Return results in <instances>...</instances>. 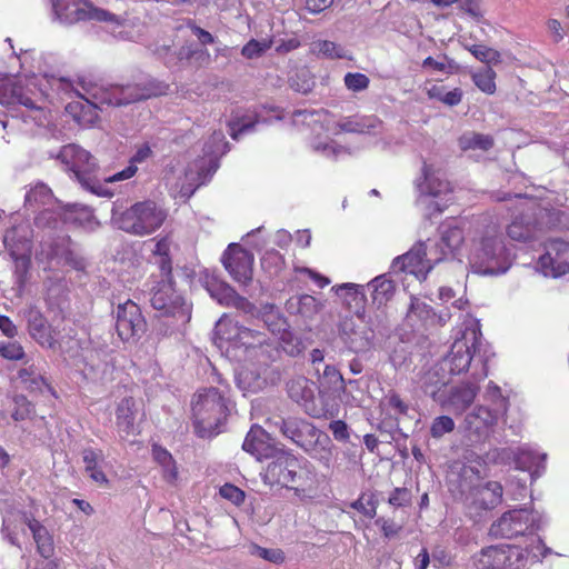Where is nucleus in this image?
<instances>
[{
  "label": "nucleus",
  "mask_w": 569,
  "mask_h": 569,
  "mask_svg": "<svg viewBox=\"0 0 569 569\" xmlns=\"http://www.w3.org/2000/svg\"><path fill=\"white\" fill-rule=\"evenodd\" d=\"M82 92L78 96L83 100L108 107H123L167 94L169 84L151 76H140L127 84H101L81 79Z\"/></svg>",
  "instance_id": "obj_1"
},
{
  "label": "nucleus",
  "mask_w": 569,
  "mask_h": 569,
  "mask_svg": "<svg viewBox=\"0 0 569 569\" xmlns=\"http://www.w3.org/2000/svg\"><path fill=\"white\" fill-rule=\"evenodd\" d=\"M226 389H229L226 387ZM228 390L214 387L198 390L191 402L194 432L200 438H209L220 432V427L229 415Z\"/></svg>",
  "instance_id": "obj_2"
},
{
  "label": "nucleus",
  "mask_w": 569,
  "mask_h": 569,
  "mask_svg": "<svg viewBox=\"0 0 569 569\" xmlns=\"http://www.w3.org/2000/svg\"><path fill=\"white\" fill-rule=\"evenodd\" d=\"M267 466L263 480L270 486H281L296 492H305L313 483V473L296 456L280 449Z\"/></svg>",
  "instance_id": "obj_3"
},
{
  "label": "nucleus",
  "mask_w": 569,
  "mask_h": 569,
  "mask_svg": "<svg viewBox=\"0 0 569 569\" xmlns=\"http://www.w3.org/2000/svg\"><path fill=\"white\" fill-rule=\"evenodd\" d=\"M506 251L500 226L491 221L485 226L479 238L472 242L469 257L471 269L479 274H496L505 259Z\"/></svg>",
  "instance_id": "obj_4"
},
{
  "label": "nucleus",
  "mask_w": 569,
  "mask_h": 569,
  "mask_svg": "<svg viewBox=\"0 0 569 569\" xmlns=\"http://www.w3.org/2000/svg\"><path fill=\"white\" fill-rule=\"evenodd\" d=\"M168 218V212L153 200L138 201L114 216L118 228L127 233L144 237L159 230Z\"/></svg>",
  "instance_id": "obj_5"
},
{
  "label": "nucleus",
  "mask_w": 569,
  "mask_h": 569,
  "mask_svg": "<svg viewBox=\"0 0 569 569\" xmlns=\"http://www.w3.org/2000/svg\"><path fill=\"white\" fill-rule=\"evenodd\" d=\"M527 549L510 543H499L482 548L471 558L475 569H525Z\"/></svg>",
  "instance_id": "obj_6"
},
{
  "label": "nucleus",
  "mask_w": 569,
  "mask_h": 569,
  "mask_svg": "<svg viewBox=\"0 0 569 569\" xmlns=\"http://www.w3.org/2000/svg\"><path fill=\"white\" fill-rule=\"evenodd\" d=\"M114 317L116 332L122 342L136 343L147 331V320L141 308L131 299L118 303Z\"/></svg>",
  "instance_id": "obj_7"
},
{
  "label": "nucleus",
  "mask_w": 569,
  "mask_h": 569,
  "mask_svg": "<svg viewBox=\"0 0 569 569\" xmlns=\"http://www.w3.org/2000/svg\"><path fill=\"white\" fill-rule=\"evenodd\" d=\"M221 262L236 282L247 286L252 281L254 256L241 244L230 243Z\"/></svg>",
  "instance_id": "obj_8"
},
{
  "label": "nucleus",
  "mask_w": 569,
  "mask_h": 569,
  "mask_svg": "<svg viewBox=\"0 0 569 569\" xmlns=\"http://www.w3.org/2000/svg\"><path fill=\"white\" fill-rule=\"evenodd\" d=\"M58 159L64 164L66 170L74 174L77 180L83 186H89L92 174L97 170V163L93 157L77 144H67L61 148Z\"/></svg>",
  "instance_id": "obj_9"
},
{
  "label": "nucleus",
  "mask_w": 569,
  "mask_h": 569,
  "mask_svg": "<svg viewBox=\"0 0 569 569\" xmlns=\"http://www.w3.org/2000/svg\"><path fill=\"white\" fill-rule=\"evenodd\" d=\"M479 345L478 333L472 330L457 339L445 359V365L451 375H459L470 367L472 356Z\"/></svg>",
  "instance_id": "obj_10"
},
{
  "label": "nucleus",
  "mask_w": 569,
  "mask_h": 569,
  "mask_svg": "<svg viewBox=\"0 0 569 569\" xmlns=\"http://www.w3.org/2000/svg\"><path fill=\"white\" fill-rule=\"evenodd\" d=\"M150 302L154 309L163 311L164 315L190 318L189 307L174 289V283L158 282V286L152 289Z\"/></svg>",
  "instance_id": "obj_11"
},
{
  "label": "nucleus",
  "mask_w": 569,
  "mask_h": 569,
  "mask_svg": "<svg viewBox=\"0 0 569 569\" xmlns=\"http://www.w3.org/2000/svg\"><path fill=\"white\" fill-rule=\"evenodd\" d=\"M316 383L306 377H296L288 381L287 392L290 399L300 405L305 411L315 418H319L326 413L322 405L317 402Z\"/></svg>",
  "instance_id": "obj_12"
},
{
  "label": "nucleus",
  "mask_w": 569,
  "mask_h": 569,
  "mask_svg": "<svg viewBox=\"0 0 569 569\" xmlns=\"http://www.w3.org/2000/svg\"><path fill=\"white\" fill-rule=\"evenodd\" d=\"M26 318L28 332L40 347L51 350L60 348V342L57 338L58 332L38 308H28Z\"/></svg>",
  "instance_id": "obj_13"
},
{
  "label": "nucleus",
  "mask_w": 569,
  "mask_h": 569,
  "mask_svg": "<svg viewBox=\"0 0 569 569\" xmlns=\"http://www.w3.org/2000/svg\"><path fill=\"white\" fill-rule=\"evenodd\" d=\"M391 267L395 271L410 273L420 279H426L432 268L430 260L427 259L426 244L422 242L415 244L407 253L397 257Z\"/></svg>",
  "instance_id": "obj_14"
},
{
  "label": "nucleus",
  "mask_w": 569,
  "mask_h": 569,
  "mask_svg": "<svg viewBox=\"0 0 569 569\" xmlns=\"http://www.w3.org/2000/svg\"><path fill=\"white\" fill-rule=\"evenodd\" d=\"M531 525L529 523V513L525 510H511L505 512L498 521L492 523L490 532L495 537L512 539L525 535Z\"/></svg>",
  "instance_id": "obj_15"
},
{
  "label": "nucleus",
  "mask_w": 569,
  "mask_h": 569,
  "mask_svg": "<svg viewBox=\"0 0 569 569\" xmlns=\"http://www.w3.org/2000/svg\"><path fill=\"white\" fill-rule=\"evenodd\" d=\"M242 449L262 461L271 459L280 450L272 443L269 433L260 426H252L242 443Z\"/></svg>",
  "instance_id": "obj_16"
},
{
  "label": "nucleus",
  "mask_w": 569,
  "mask_h": 569,
  "mask_svg": "<svg viewBox=\"0 0 569 569\" xmlns=\"http://www.w3.org/2000/svg\"><path fill=\"white\" fill-rule=\"evenodd\" d=\"M540 263L543 268H550L555 277L569 272V242L561 239L550 240Z\"/></svg>",
  "instance_id": "obj_17"
},
{
  "label": "nucleus",
  "mask_w": 569,
  "mask_h": 569,
  "mask_svg": "<svg viewBox=\"0 0 569 569\" xmlns=\"http://www.w3.org/2000/svg\"><path fill=\"white\" fill-rule=\"evenodd\" d=\"M421 173L422 181L417 183V188L421 194L439 197L452 192L450 181L440 169H436L432 164L423 162Z\"/></svg>",
  "instance_id": "obj_18"
},
{
  "label": "nucleus",
  "mask_w": 569,
  "mask_h": 569,
  "mask_svg": "<svg viewBox=\"0 0 569 569\" xmlns=\"http://www.w3.org/2000/svg\"><path fill=\"white\" fill-rule=\"evenodd\" d=\"M88 0H52V8L57 19L67 24L87 21L86 13Z\"/></svg>",
  "instance_id": "obj_19"
},
{
  "label": "nucleus",
  "mask_w": 569,
  "mask_h": 569,
  "mask_svg": "<svg viewBox=\"0 0 569 569\" xmlns=\"http://www.w3.org/2000/svg\"><path fill=\"white\" fill-rule=\"evenodd\" d=\"M136 416L137 407L133 397L121 399L116 409V425L122 438L134 435Z\"/></svg>",
  "instance_id": "obj_20"
},
{
  "label": "nucleus",
  "mask_w": 569,
  "mask_h": 569,
  "mask_svg": "<svg viewBox=\"0 0 569 569\" xmlns=\"http://www.w3.org/2000/svg\"><path fill=\"white\" fill-rule=\"evenodd\" d=\"M84 101L86 103L79 101L68 103L66 111L79 126L91 127L99 120L97 108L100 106V103H94L93 101L87 100Z\"/></svg>",
  "instance_id": "obj_21"
},
{
  "label": "nucleus",
  "mask_w": 569,
  "mask_h": 569,
  "mask_svg": "<svg viewBox=\"0 0 569 569\" xmlns=\"http://www.w3.org/2000/svg\"><path fill=\"white\" fill-rule=\"evenodd\" d=\"M84 463V470L91 480L94 482L107 486L109 480L100 467L104 456L101 449L84 448L81 452Z\"/></svg>",
  "instance_id": "obj_22"
},
{
  "label": "nucleus",
  "mask_w": 569,
  "mask_h": 569,
  "mask_svg": "<svg viewBox=\"0 0 569 569\" xmlns=\"http://www.w3.org/2000/svg\"><path fill=\"white\" fill-rule=\"evenodd\" d=\"M503 488L498 481H488L478 487L475 492V502L482 509H493L502 500Z\"/></svg>",
  "instance_id": "obj_23"
},
{
  "label": "nucleus",
  "mask_w": 569,
  "mask_h": 569,
  "mask_svg": "<svg viewBox=\"0 0 569 569\" xmlns=\"http://www.w3.org/2000/svg\"><path fill=\"white\" fill-rule=\"evenodd\" d=\"M372 303L377 307L385 306L395 295L396 284L386 274L378 276L367 284Z\"/></svg>",
  "instance_id": "obj_24"
},
{
  "label": "nucleus",
  "mask_w": 569,
  "mask_h": 569,
  "mask_svg": "<svg viewBox=\"0 0 569 569\" xmlns=\"http://www.w3.org/2000/svg\"><path fill=\"white\" fill-rule=\"evenodd\" d=\"M478 388L471 383H462L451 388L448 402L455 412H463L477 396Z\"/></svg>",
  "instance_id": "obj_25"
},
{
  "label": "nucleus",
  "mask_w": 569,
  "mask_h": 569,
  "mask_svg": "<svg viewBox=\"0 0 569 569\" xmlns=\"http://www.w3.org/2000/svg\"><path fill=\"white\" fill-rule=\"evenodd\" d=\"M508 237L518 242H529L535 238L536 224L523 214L516 217L507 227Z\"/></svg>",
  "instance_id": "obj_26"
},
{
  "label": "nucleus",
  "mask_w": 569,
  "mask_h": 569,
  "mask_svg": "<svg viewBox=\"0 0 569 569\" xmlns=\"http://www.w3.org/2000/svg\"><path fill=\"white\" fill-rule=\"evenodd\" d=\"M441 243L450 253H457L465 243V230L456 221L446 222L441 226Z\"/></svg>",
  "instance_id": "obj_27"
},
{
  "label": "nucleus",
  "mask_w": 569,
  "mask_h": 569,
  "mask_svg": "<svg viewBox=\"0 0 569 569\" xmlns=\"http://www.w3.org/2000/svg\"><path fill=\"white\" fill-rule=\"evenodd\" d=\"M152 456L153 459L161 466L162 468V477L163 479L170 483L174 485L178 480V468L176 460L172 455L163 447L159 445L152 446Z\"/></svg>",
  "instance_id": "obj_28"
},
{
  "label": "nucleus",
  "mask_w": 569,
  "mask_h": 569,
  "mask_svg": "<svg viewBox=\"0 0 569 569\" xmlns=\"http://www.w3.org/2000/svg\"><path fill=\"white\" fill-rule=\"evenodd\" d=\"M280 430L284 437L303 447L305 435L311 432L312 426L302 419L288 418L281 420Z\"/></svg>",
  "instance_id": "obj_29"
},
{
  "label": "nucleus",
  "mask_w": 569,
  "mask_h": 569,
  "mask_svg": "<svg viewBox=\"0 0 569 569\" xmlns=\"http://www.w3.org/2000/svg\"><path fill=\"white\" fill-rule=\"evenodd\" d=\"M18 378L24 388L30 392H42L44 388L52 391L51 386L41 376L33 363L21 368L18 371Z\"/></svg>",
  "instance_id": "obj_30"
},
{
  "label": "nucleus",
  "mask_w": 569,
  "mask_h": 569,
  "mask_svg": "<svg viewBox=\"0 0 569 569\" xmlns=\"http://www.w3.org/2000/svg\"><path fill=\"white\" fill-rule=\"evenodd\" d=\"M323 392L328 395H340L345 390V380L340 371L333 366H326L319 378Z\"/></svg>",
  "instance_id": "obj_31"
},
{
  "label": "nucleus",
  "mask_w": 569,
  "mask_h": 569,
  "mask_svg": "<svg viewBox=\"0 0 569 569\" xmlns=\"http://www.w3.org/2000/svg\"><path fill=\"white\" fill-rule=\"evenodd\" d=\"M458 142L462 151H488L495 146V139L492 136L479 132L465 133L459 138Z\"/></svg>",
  "instance_id": "obj_32"
},
{
  "label": "nucleus",
  "mask_w": 569,
  "mask_h": 569,
  "mask_svg": "<svg viewBox=\"0 0 569 569\" xmlns=\"http://www.w3.org/2000/svg\"><path fill=\"white\" fill-rule=\"evenodd\" d=\"M38 552L46 559L53 555V542L48 530L37 520L29 522Z\"/></svg>",
  "instance_id": "obj_33"
},
{
  "label": "nucleus",
  "mask_w": 569,
  "mask_h": 569,
  "mask_svg": "<svg viewBox=\"0 0 569 569\" xmlns=\"http://www.w3.org/2000/svg\"><path fill=\"white\" fill-rule=\"evenodd\" d=\"M310 51L318 57L328 59H351V56L348 54L347 50L329 40L313 41L311 43Z\"/></svg>",
  "instance_id": "obj_34"
},
{
  "label": "nucleus",
  "mask_w": 569,
  "mask_h": 569,
  "mask_svg": "<svg viewBox=\"0 0 569 569\" xmlns=\"http://www.w3.org/2000/svg\"><path fill=\"white\" fill-rule=\"evenodd\" d=\"M435 317L433 309L430 305L417 297H411L410 307L407 311V320L411 323L425 325Z\"/></svg>",
  "instance_id": "obj_35"
},
{
  "label": "nucleus",
  "mask_w": 569,
  "mask_h": 569,
  "mask_svg": "<svg viewBox=\"0 0 569 569\" xmlns=\"http://www.w3.org/2000/svg\"><path fill=\"white\" fill-rule=\"evenodd\" d=\"M315 84H316L315 76L307 68H302V69L298 70L289 79V87L293 91H296L298 93H302V94L310 93L312 91V89L315 88Z\"/></svg>",
  "instance_id": "obj_36"
},
{
  "label": "nucleus",
  "mask_w": 569,
  "mask_h": 569,
  "mask_svg": "<svg viewBox=\"0 0 569 569\" xmlns=\"http://www.w3.org/2000/svg\"><path fill=\"white\" fill-rule=\"evenodd\" d=\"M496 71L487 67L472 74V81L476 87L486 94H493L496 92Z\"/></svg>",
  "instance_id": "obj_37"
},
{
  "label": "nucleus",
  "mask_w": 569,
  "mask_h": 569,
  "mask_svg": "<svg viewBox=\"0 0 569 569\" xmlns=\"http://www.w3.org/2000/svg\"><path fill=\"white\" fill-rule=\"evenodd\" d=\"M240 325L228 316H222L216 325V336L221 341L232 342L234 345Z\"/></svg>",
  "instance_id": "obj_38"
},
{
  "label": "nucleus",
  "mask_w": 569,
  "mask_h": 569,
  "mask_svg": "<svg viewBox=\"0 0 569 569\" xmlns=\"http://www.w3.org/2000/svg\"><path fill=\"white\" fill-rule=\"evenodd\" d=\"M264 337L266 335L263 332L240 326V330L239 333L237 335L234 346L244 348H254L257 346H262L266 342Z\"/></svg>",
  "instance_id": "obj_39"
},
{
  "label": "nucleus",
  "mask_w": 569,
  "mask_h": 569,
  "mask_svg": "<svg viewBox=\"0 0 569 569\" xmlns=\"http://www.w3.org/2000/svg\"><path fill=\"white\" fill-rule=\"evenodd\" d=\"M284 258L276 249L267 250L261 257V267L270 274H277L284 268Z\"/></svg>",
  "instance_id": "obj_40"
},
{
  "label": "nucleus",
  "mask_w": 569,
  "mask_h": 569,
  "mask_svg": "<svg viewBox=\"0 0 569 569\" xmlns=\"http://www.w3.org/2000/svg\"><path fill=\"white\" fill-rule=\"evenodd\" d=\"M279 340L281 348L290 356H298L303 350V343L302 341L297 338L289 329L288 327L281 331L279 335Z\"/></svg>",
  "instance_id": "obj_41"
},
{
  "label": "nucleus",
  "mask_w": 569,
  "mask_h": 569,
  "mask_svg": "<svg viewBox=\"0 0 569 569\" xmlns=\"http://www.w3.org/2000/svg\"><path fill=\"white\" fill-rule=\"evenodd\" d=\"M0 357L10 361H21L26 357V351L18 341H2L0 342Z\"/></svg>",
  "instance_id": "obj_42"
},
{
  "label": "nucleus",
  "mask_w": 569,
  "mask_h": 569,
  "mask_svg": "<svg viewBox=\"0 0 569 569\" xmlns=\"http://www.w3.org/2000/svg\"><path fill=\"white\" fill-rule=\"evenodd\" d=\"M51 189L44 183H38L26 193V204L46 203L51 198Z\"/></svg>",
  "instance_id": "obj_43"
},
{
  "label": "nucleus",
  "mask_w": 569,
  "mask_h": 569,
  "mask_svg": "<svg viewBox=\"0 0 569 569\" xmlns=\"http://www.w3.org/2000/svg\"><path fill=\"white\" fill-rule=\"evenodd\" d=\"M237 291L230 284L226 282L218 283L212 286L210 289L211 297L218 301L219 305L223 307H230V302Z\"/></svg>",
  "instance_id": "obj_44"
},
{
  "label": "nucleus",
  "mask_w": 569,
  "mask_h": 569,
  "mask_svg": "<svg viewBox=\"0 0 569 569\" xmlns=\"http://www.w3.org/2000/svg\"><path fill=\"white\" fill-rule=\"evenodd\" d=\"M271 40L258 41L256 39H251L242 47L241 54L247 59L259 58L271 48Z\"/></svg>",
  "instance_id": "obj_45"
},
{
  "label": "nucleus",
  "mask_w": 569,
  "mask_h": 569,
  "mask_svg": "<svg viewBox=\"0 0 569 569\" xmlns=\"http://www.w3.org/2000/svg\"><path fill=\"white\" fill-rule=\"evenodd\" d=\"M388 503L393 508H406L412 503V492L406 487L395 488L388 498Z\"/></svg>",
  "instance_id": "obj_46"
},
{
  "label": "nucleus",
  "mask_w": 569,
  "mask_h": 569,
  "mask_svg": "<svg viewBox=\"0 0 569 569\" xmlns=\"http://www.w3.org/2000/svg\"><path fill=\"white\" fill-rule=\"evenodd\" d=\"M13 233H14V231H11L6 234V237H4L6 246H11L10 241H13ZM10 250H11V256L14 258V260H21L24 269L28 270L31 264V258H30L31 241L26 239L24 241L21 242V250L23 252L20 256L17 254L13 247H10Z\"/></svg>",
  "instance_id": "obj_47"
},
{
  "label": "nucleus",
  "mask_w": 569,
  "mask_h": 569,
  "mask_svg": "<svg viewBox=\"0 0 569 569\" xmlns=\"http://www.w3.org/2000/svg\"><path fill=\"white\" fill-rule=\"evenodd\" d=\"M378 505V497L373 492H363L358 498V511H361L369 518H373L376 516Z\"/></svg>",
  "instance_id": "obj_48"
},
{
  "label": "nucleus",
  "mask_w": 569,
  "mask_h": 569,
  "mask_svg": "<svg viewBox=\"0 0 569 569\" xmlns=\"http://www.w3.org/2000/svg\"><path fill=\"white\" fill-rule=\"evenodd\" d=\"M455 429V421L449 416L437 417L430 427V435L433 438H441Z\"/></svg>",
  "instance_id": "obj_49"
},
{
  "label": "nucleus",
  "mask_w": 569,
  "mask_h": 569,
  "mask_svg": "<svg viewBox=\"0 0 569 569\" xmlns=\"http://www.w3.org/2000/svg\"><path fill=\"white\" fill-rule=\"evenodd\" d=\"M14 405L11 417L16 421L24 420L33 413V406L24 396L14 397Z\"/></svg>",
  "instance_id": "obj_50"
},
{
  "label": "nucleus",
  "mask_w": 569,
  "mask_h": 569,
  "mask_svg": "<svg viewBox=\"0 0 569 569\" xmlns=\"http://www.w3.org/2000/svg\"><path fill=\"white\" fill-rule=\"evenodd\" d=\"M375 523L380 528V531L386 539L396 538L402 531V526L391 518L379 517L376 519Z\"/></svg>",
  "instance_id": "obj_51"
},
{
  "label": "nucleus",
  "mask_w": 569,
  "mask_h": 569,
  "mask_svg": "<svg viewBox=\"0 0 569 569\" xmlns=\"http://www.w3.org/2000/svg\"><path fill=\"white\" fill-rule=\"evenodd\" d=\"M219 493L223 499L231 501L236 506L242 505L246 499L244 491L232 483H224L220 487Z\"/></svg>",
  "instance_id": "obj_52"
},
{
  "label": "nucleus",
  "mask_w": 569,
  "mask_h": 569,
  "mask_svg": "<svg viewBox=\"0 0 569 569\" xmlns=\"http://www.w3.org/2000/svg\"><path fill=\"white\" fill-rule=\"evenodd\" d=\"M469 51L482 62L497 61L499 59V52L483 44H472L469 47Z\"/></svg>",
  "instance_id": "obj_53"
},
{
  "label": "nucleus",
  "mask_w": 569,
  "mask_h": 569,
  "mask_svg": "<svg viewBox=\"0 0 569 569\" xmlns=\"http://www.w3.org/2000/svg\"><path fill=\"white\" fill-rule=\"evenodd\" d=\"M11 99L8 101L13 103H19L29 109H37L33 100L23 93V88L17 83L10 84Z\"/></svg>",
  "instance_id": "obj_54"
},
{
  "label": "nucleus",
  "mask_w": 569,
  "mask_h": 569,
  "mask_svg": "<svg viewBox=\"0 0 569 569\" xmlns=\"http://www.w3.org/2000/svg\"><path fill=\"white\" fill-rule=\"evenodd\" d=\"M435 568H448L452 565L453 558L450 552L442 547H436L431 553Z\"/></svg>",
  "instance_id": "obj_55"
},
{
  "label": "nucleus",
  "mask_w": 569,
  "mask_h": 569,
  "mask_svg": "<svg viewBox=\"0 0 569 569\" xmlns=\"http://www.w3.org/2000/svg\"><path fill=\"white\" fill-rule=\"evenodd\" d=\"M258 117L254 118V120H251L249 122H241L240 120H232L229 122V128H230V137L233 139V140H238L239 137L249 131V130H252L256 126V123H258Z\"/></svg>",
  "instance_id": "obj_56"
},
{
  "label": "nucleus",
  "mask_w": 569,
  "mask_h": 569,
  "mask_svg": "<svg viewBox=\"0 0 569 569\" xmlns=\"http://www.w3.org/2000/svg\"><path fill=\"white\" fill-rule=\"evenodd\" d=\"M387 405L395 412L397 418L408 415L409 406L396 392L387 397Z\"/></svg>",
  "instance_id": "obj_57"
},
{
  "label": "nucleus",
  "mask_w": 569,
  "mask_h": 569,
  "mask_svg": "<svg viewBox=\"0 0 569 569\" xmlns=\"http://www.w3.org/2000/svg\"><path fill=\"white\" fill-rule=\"evenodd\" d=\"M264 323L268 329L277 336L288 327L287 320L282 316L274 313L267 315Z\"/></svg>",
  "instance_id": "obj_58"
},
{
  "label": "nucleus",
  "mask_w": 569,
  "mask_h": 569,
  "mask_svg": "<svg viewBox=\"0 0 569 569\" xmlns=\"http://www.w3.org/2000/svg\"><path fill=\"white\" fill-rule=\"evenodd\" d=\"M187 27L197 37L202 46L212 44L214 42V37L209 31L197 26L193 20H189L187 22Z\"/></svg>",
  "instance_id": "obj_59"
},
{
  "label": "nucleus",
  "mask_w": 569,
  "mask_h": 569,
  "mask_svg": "<svg viewBox=\"0 0 569 569\" xmlns=\"http://www.w3.org/2000/svg\"><path fill=\"white\" fill-rule=\"evenodd\" d=\"M257 552L259 557L273 563H282L284 561V553L281 549L257 547Z\"/></svg>",
  "instance_id": "obj_60"
},
{
  "label": "nucleus",
  "mask_w": 569,
  "mask_h": 569,
  "mask_svg": "<svg viewBox=\"0 0 569 569\" xmlns=\"http://www.w3.org/2000/svg\"><path fill=\"white\" fill-rule=\"evenodd\" d=\"M460 10L479 21L483 14L480 4L477 0H461L459 3Z\"/></svg>",
  "instance_id": "obj_61"
},
{
  "label": "nucleus",
  "mask_w": 569,
  "mask_h": 569,
  "mask_svg": "<svg viewBox=\"0 0 569 569\" xmlns=\"http://www.w3.org/2000/svg\"><path fill=\"white\" fill-rule=\"evenodd\" d=\"M159 271H160V278H161V280L159 282H171V283H174L173 276H172V260H171V257L160 258Z\"/></svg>",
  "instance_id": "obj_62"
},
{
  "label": "nucleus",
  "mask_w": 569,
  "mask_h": 569,
  "mask_svg": "<svg viewBox=\"0 0 569 569\" xmlns=\"http://www.w3.org/2000/svg\"><path fill=\"white\" fill-rule=\"evenodd\" d=\"M86 13L88 14L87 20L113 21L116 18L114 14L106 10L94 8L91 3H88Z\"/></svg>",
  "instance_id": "obj_63"
},
{
  "label": "nucleus",
  "mask_w": 569,
  "mask_h": 569,
  "mask_svg": "<svg viewBox=\"0 0 569 569\" xmlns=\"http://www.w3.org/2000/svg\"><path fill=\"white\" fill-rule=\"evenodd\" d=\"M0 331L9 339H13L18 335L17 326L4 315H0Z\"/></svg>",
  "instance_id": "obj_64"
}]
</instances>
